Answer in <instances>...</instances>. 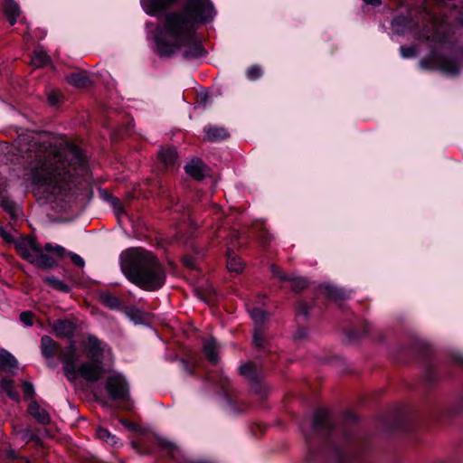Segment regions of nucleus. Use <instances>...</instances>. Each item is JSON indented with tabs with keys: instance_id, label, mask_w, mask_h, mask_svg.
I'll return each instance as SVG.
<instances>
[{
	"instance_id": "1",
	"label": "nucleus",
	"mask_w": 463,
	"mask_h": 463,
	"mask_svg": "<svg viewBox=\"0 0 463 463\" xmlns=\"http://www.w3.org/2000/svg\"><path fill=\"white\" fill-rule=\"evenodd\" d=\"M13 171L55 198L74 194L89 174L86 156L73 144L48 132L26 131L7 151Z\"/></svg>"
},
{
	"instance_id": "2",
	"label": "nucleus",
	"mask_w": 463,
	"mask_h": 463,
	"mask_svg": "<svg viewBox=\"0 0 463 463\" xmlns=\"http://www.w3.org/2000/svg\"><path fill=\"white\" fill-rule=\"evenodd\" d=\"M216 15L210 0H188L183 12L165 14V24L152 35L155 51L160 57H170L180 52L186 61H194L206 54L201 36L195 32L197 24L212 22Z\"/></svg>"
},
{
	"instance_id": "3",
	"label": "nucleus",
	"mask_w": 463,
	"mask_h": 463,
	"mask_svg": "<svg viewBox=\"0 0 463 463\" xmlns=\"http://www.w3.org/2000/svg\"><path fill=\"white\" fill-rule=\"evenodd\" d=\"M358 419L347 413L342 428H336L331 414L317 409L310 424L303 421L299 428L305 437L308 463L329 458L335 463H348L349 458L358 449V437L354 429Z\"/></svg>"
},
{
	"instance_id": "4",
	"label": "nucleus",
	"mask_w": 463,
	"mask_h": 463,
	"mask_svg": "<svg viewBox=\"0 0 463 463\" xmlns=\"http://www.w3.org/2000/svg\"><path fill=\"white\" fill-rule=\"evenodd\" d=\"M105 345L95 335H90L85 343L89 360L80 361L73 342L60 351V360L65 377L71 383L82 378L88 383L98 382L104 371L103 352Z\"/></svg>"
},
{
	"instance_id": "5",
	"label": "nucleus",
	"mask_w": 463,
	"mask_h": 463,
	"mask_svg": "<svg viewBox=\"0 0 463 463\" xmlns=\"http://www.w3.org/2000/svg\"><path fill=\"white\" fill-rule=\"evenodd\" d=\"M120 269L133 284L145 290H157L165 282V272L157 259L142 248H130L121 252Z\"/></svg>"
},
{
	"instance_id": "6",
	"label": "nucleus",
	"mask_w": 463,
	"mask_h": 463,
	"mask_svg": "<svg viewBox=\"0 0 463 463\" xmlns=\"http://www.w3.org/2000/svg\"><path fill=\"white\" fill-rule=\"evenodd\" d=\"M420 67L423 70H439L447 76H457L460 71L456 61L438 54L435 50L430 52L428 58L420 60Z\"/></svg>"
},
{
	"instance_id": "7",
	"label": "nucleus",
	"mask_w": 463,
	"mask_h": 463,
	"mask_svg": "<svg viewBox=\"0 0 463 463\" xmlns=\"http://www.w3.org/2000/svg\"><path fill=\"white\" fill-rule=\"evenodd\" d=\"M106 390L112 400L125 402L129 398L128 383L119 373H113L108 377Z\"/></svg>"
},
{
	"instance_id": "8",
	"label": "nucleus",
	"mask_w": 463,
	"mask_h": 463,
	"mask_svg": "<svg viewBox=\"0 0 463 463\" xmlns=\"http://www.w3.org/2000/svg\"><path fill=\"white\" fill-rule=\"evenodd\" d=\"M240 372L241 374H242L250 381L253 392L261 396L265 395L266 392L262 384L264 374L261 368L258 367L252 363H248L241 365Z\"/></svg>"
},
{
	"instance_id": "9",
	"label": "nucleus",
	"mask_w": 463,
	"mask_h": 463,
	"mask_svg": "<svg viewBox=\"0 0 463 463\" xmlns=\"http://www.w3.org/2000/svg\"><path fill=\"white\" fill-rule=\"evenodd\" d=\"M14 245L20 256L28 262L40 248L36 241L30 236L17 238Z\"/></svg>"
},
{
	"instance_id": "10",
	"label": "nucleus",
	"mask_w": 463,
	"mask_h": 463,
	"mask_svg": "<svg viewBox=\"0 0 463 463\" xmlns=\"http://www.w3.org/2000/svg\"><path fill=\"white\" fill-rule=\"evenodd\" d=\"M27 412L41 425L46 426L52 422V417L47 409L35 400L28 404Z\"/></svg>"
},
{
	"instance_id": "11",
	"label": "nucleus",
	"mask_w": 463,
	"mask_h": 463,
	"mask_svg": "<svg viewBox=\"0 0 463 463\" xmlns=\"http://www.w3.org/2000/svg\"><path fill=\"white\" fill-rule=\"evenodd\" d=\"M176 0H140L143 10L151 16H156L168 8Z\"/></svg>"
},
{
	"instance_id": "12",
	"label": "nucleus",
	"mask_w": 463,
	"mask_h": 463,
	"mask_svg": "<svg viewBox=\"0 0 463 463\" xmlns=\"http://www.w3.org/2000/svg\"><path fill=\"white\" fill-rule=\"evenodd\" d=\"M416 26V23L409 16L399 15L392 23V30L395 34L403 35L411 32Z\"/></svg>"
},
{
	"instance_id": "13",
	"label": "nucleus",
	"mask_w": 463,
	"mask_h": 463,
	"mask_svg": "<svg viewBox=\"0 0 463 463\" xmlns=\"http://www.w3.org/2000/svg\"><path fill=\"white\" fill-rule=\"evenodd\" d=\"M4 184L5 178L0 176V206L3 207L13 219H16L20 215V208L14 202L5 197L4 194L5 188H2Z\"/></svg>"
},
{
	"instance_id": "14",
	"label": "nucleus",
	"mask_w": 463,
	"mask_h": 463,
	"mask_svg": "<svg viewBox=\"0 0 463 463\" xmlns=\"http://www.w3.org/2000/svg\"><path fill=\"white\" fill-rule=\"evenodd\" d=\"M185 173L196 180H202L205 176L206 165L199 158H193L184 166Z\"/></svg>"
},
{
	"instance_id": "15",
	"label": "nucleus",
	"mask_w": 463,
	"mask_h": 463,
	"mask_svg": "<svg viewBox=\"0 0 463 463\" xmlns=\"http://www.w3.org/2000/svg\"><path fill=\"white\" fill-rule=\"evenodd\" d=\"M52 329L57 336L71 337L75 331V325L67 319H58L53 322Z\"/></svg>"
},
{
	"instance_id": "16",
	"label": "nucleus",
	"mask_w": 463,
	"mask_h": 463,
	"mask_svg": "<svg viewBox=\"0 0 463 463\" xmlns=\"http://www.w3.org/2000/svg\"><path fill=\"white\" fill-rule=\"evenodd\" d=\"M29 262L41 269H50L57 266L56 260L52 256L43 253L41 247Z\"/></svg>"
},
{
	"instance_id": "17",
	"label": "nucleus",
	"mask_w": 463,
	"mask_h": 463,
	"mask_svg": "<svg viewBox=\"0 0 463 463\" xmlns=\"http://www.w3.org/2000/svg\"><path fill=\"white\" fill-rule=\"evenodd\" d=\"M58 350L57 343L49 335H43L41 338V352L44 358L53 359Z\"/></svg>"
},
{
	"instance_id": "18",
	"label": "nucleus",
	"mask_w": 463,
	"mask_h": 463,
	"mask_svg": "<svg viewBox=\"0 0 463 463\" xmlns=\"http://www.w3.org/2000/svg\"><path fill=\"white\" fill-rule=\"evenodd\" d=\"M203 132L205 139L211 142L222 141L229 136L227 130L222 127H205Z\"/></svg>"
},
{
	"instance_id": "19",
	"label": "nucleus",
	"mask_w": 463,
	"mask_h": 463,
	"mask_svg": "<svg viewBox=\"0 0 463 463\" xmlns=\"http://www.w3.org/2000/svg\"><path fill=\"white\" fill-rule=\"evenodd\" d=\"M320 290L326 297L335 300L346 298L350 295L345 289L330 284L321 285Z\"/></svg>"
},
{
	"instance_id": "20",
	"label": "nucleus",
	"mask_w": 463,
	"mask_h": 463,
	"mask_svg": "<svg viewBox=\"0 0 463 463\" xmlns=\"http://www.w3.org/2000/svg\"><path fill=\"white\" fill-rule=\"evenodd\" d=\"M18 366L16 358L8 351L0 352V371L14 372Z\"/></svg>"
},
{
	"instance_id": "21",
	"label": "nucleus",
	"mask_w": 463,
	"mask_h": 463,
	"mask_svg": "<svg viewBox=\"0 0 463 463\" xmlns=\"http://www.w3.org/2000/svg\"><path fill=\"white\" fill-rule=\"evenodd\" d=\"M4 11L11 25H14L20 14V6L14 0H5L4 3Z\"/></svg>"
},
{
	"instance_id": "22",
	"label": "nucleus",
	"mask_w": 463,
	"mask_h": 463,
	"mask_svg": "<svg viewBox=\"0 0 463 463\" xmlns=\"http://www.w3.org/2000/svg\"><path fill=\"white\" fill-rule=\"evenodd\" d=\"M159 158L165 166H175L177 161V151L175 147H162L159 151Z\"/></svg>"
},
{
	"instance_id": "23",
	"label": "nucleus",
	"mask_w": 463,
	"mask_h": 463,
	"mask_svg": "<svg viewBox=\"0 0 463 463\" xmlns=\"http://www.w3.org/2000/svg\"><path fill=\"white\" fill-rule=\"evenodd\" d=\"M66 80L71 85L77 88L87 87L91 82L90 78L83 71L71 73L66 77Z\"/></svg>"
},
{
	"instance_id": "24",
	"label": "nucleus",
	"mask_w": 463,
	"mask_h": 463,
	"mask_svg": "<svg viewBox=\"0 0 463 463\" xmlns=\"http://www.w3.org/2000/svg\"><path fill=\"white\" fill-rule=\"evenodd\" d=\"M99 298L101 303L111 310H121L123 308L119 298L109 292H100Z\"/></svg>"
},
{
	"instance_id": "25",
	"label": "nucleus",
	"mask_w": 463,
	"mask_h": 463,
	"mask_svg": "<svg viewBox=\"0 0 463 463\" xmlns=\"http://www.w3.org/2000/svg\"><path fill=\"white\" fill-rule=\"evenodd\" d=\"M203 353L211 362H218V345L215 338L211 337L204 341Z\"/></svg>"
},
{
	"instance_id": "26",
	"label": "nucleus",
	"mask_w": 463,
	"mask_h": 463,
	"mask_svg": "<svg viewBox=\"0 0 463 463\" xmlns=\"http://www.w3.org/2000/svg\"><path fill=\"white\" fill-rule=\"evenodd\" d=\"M0 389L5 392L7 396L15 402H19V394L15 390L14 382L11 379L5 378L0 383Z\"/></svg>"
},
{
	"instance_id": "27",
	"label": "nucleus",
	"mask_w": 463,
	"mask_h": 463,
	"mask_svg": "<svg viewBox=\"0 0 463 463\" xmlns=\"http://www.w3.org/2000/svg\"><path fill=\"white\" fill-rule=\"evenodd\" d=\"M227 269L230 272L240 273L243 270L244 264L241 258L229 251L227 256Z\"/></svg>"
},
{
	"instance_id": "28",
	"label": "nucleus",
	"mask_w": 463,
	"mask_h": 463,
	"mask_svg": "<svg viewBox=\"0 0 463 463\" xmlns=\"http://www.w3.org/2000/svg\"><path fill=\"white\" fill-rule=\"evenodd\" d=\"M126 317L135 324H142L145 320L144 312L134 307H123Z\"/></svg>"
},
{
	"instance_id": "29",
	"label": "nucleus",
	"mask_w": 463,
	"mask_h": 463,
	"mask_svg": "<svg viewBox=\"0 0 463 463\" xmlns=\"http://www.w3.org/2000/svg\"><path fill=\"white\" fill-rule=\"evenodd\" d=\"M420 38H425L427 42H430L432 49L436 47L443 48L446 43L445 36L440 35L436 30L431 33V35L421 34Z\"/></svg>"
},
{
	"instance_id": "30",
	"label": "nucleus",
	"mask_w": 463,
	"mask_h": 463,
	"mask_svg": "<svg viewBox=\"0 0 463 463\" xmlns=\"http://www.w3.org/2000/svg\"><path fill=\"white\" fill-rule=\"evenodd\" d=\"M44 281L50 287H52V288H54L58 291L64 292V293H68L71 291V287L68 284H66L64 281H62L61 279H60L56 277H53V276L46 277Z\"/></svg>"
},
{
	"instance_id": "31",
	"label": "nucleus",
	"mask_w": 463,
	"mask_h": 463,
	"mask_svg": "<svg viewBox=\"0 0 463 463\" xmlns=\"http://www.w3.org/2000/svg\"><path fill=\"white\" fill-rule=\"evenodd\" d=\"M14 431L23 441L29 442L39 439L38 436L33 432L30 426H26L25 428L14 427Z\"/></svg>"
},
{
	"instance_id": "32",
	"label": "nucleus",
	"mask_w": 463,
	"mask_h": 463,
	"mask_svg": "<svg viewBox=\"0 0 463 463\" xmlns=\"http://www.w3.org/2000/svg\"><path fill=\"white\" fill-rule=\"evenodd\" d=\"M97 436L100 440L110 446H116L118 443V439L105 428H99L97 430Z\"/></svg>"
},
{
	"instance_id": "33",
	"label": "nucleus",
	"mask_w": 463,
	"mask_h": 463,
	"mask_svg": "<svg viewBox=\"0 0 463 463\" xmlns=\"http://www.w3.org/2000/svg\"><path fill=\"white\" fill-rule=\"evenodd\" d=\"M49 56L43 50H36L32 57V64L35 67L44 66L49 62Z\"/></svg>"
},
{
	"instance_id": "34",
	"label": "nucleus",
	"mask_w": 463,
	"mask_h": 463,
	"mask_svg": "<svg viewBox=\"0 0 463 463\" xmlns=\"http://www.w3.org/2000/svg\"><path fill=\"white\" fill-rule=\"evenodd\" d=\"M292 285V290L295 292H300L308 286L309 281L304 277H291L289 280Z\"/></svg>"
},
{
	"instance_id": "35",
	"label": "nucleus",
	"mask_w": 463,
	"mask_h": 463,
	"mask_svg": "<svg viewBox=\"0 0 463 463\" xmlns=\"http://www.w3.org/2000/svg\"><path fill=\"white\" fill-rule=\"evenodd\" d=\"M250 316L255 323L261 324L266 320L268 313L260 307H253L250 310Z\"/></svg>"
},
{
	"instance_id": "36",
	"label": "nucleus",
	"mask_w": 463,
	"mask_h": 463,
	"mask_svg": "<svg viewBox=\"0 0 463 463\" xmlns=\"http://www.w3.org/2000/svg\"><path fill=\"white\" fill-rule=\"evenodd\" d=\"M44 250L48 252L55 253L58 257H63L65 254H68V251L64 247L58 244L54 245L51 242L44 245Z\"/></svg>"
},
{
	"instance_id": "37",
	"label": "nucleus",
	"mask_w": 463,
	"mask_h": 463,
	"mask_svg": "<svg viewBox=\"0 0 463 463\" xmlns=\"http://www.w3.org/2000/svg\"><path fill=\"white\" fill-rule=\"evenodd\" d=\"M262 76V70L258 65H252L246 71V77L250 80H256Z\"/></svg>"
},
{
	"instance_id": "38",
	"label": "nucleus",
	"mask_w": 463,
	"mask_h": 463,
	"mask_svg": "<svg viewBox=\"0 0 463 463\" xmlns=\"http://www.w3.org/2000/svg\"><path fill=\"white\" fill-rule=\"evenodd\" d=\"M253 342L254 345L260 348H265L267 346V340L260 328H255L254 330Z\"/></svg>"
},
{
	"instance_id": "39",
	"label": "nucleus",
	"mask_w": 463,
	"mask_h": 463,
	"mask_svg": "<svg viewBox=\"0 0 463 463\" xmlns=\"http://www.w3.org/2000/svg\"><path fill=\"white\" fill-rule=\"evenodd\" d=\"M109 202L111 207L113 208L115 214L118 217H119L120 215L124 214L125 211H124V208H123V204H122L121 201L118 198L111 196L109 199Z\"/></svg>"
},
{
	"instance_id": "40",
	"label": "nucleus",
	"mask_w": 463,
	"mask_h": 463,
	"mask_svg": "<svg viewBox=\"0 0 463 463\" xmlns=\"http://www.w3.org/2000/svg\"><path fill=\"white\" fill-rule=\"evenodd\" d=\"M6 458L11 460L12 463H31L29 459L19 456L14 449L7 450Z\"/></svg>"
},
{
	"instance_id": "41",
	"label": "nucleus",
	"mask_w": 463,
	"mask_h": 463,
	"mask_svg": "<svg viewBox=\"0 0 463 463\" xmlns=\"http://www.w3.org/2000/svg\"><path fill=\"white\" fill-rule=\"evenodd\" d=\"M270 272L273 277L278 278L280 281H288L291 279L290 276L284 274L275 264L270 265Z\"/></svg>"
},
{
	"instance_id": "42",
	"label": "nucleus",
	"mask_w": 463,
	"mask_h": 463,
	"mask_svg": "<svg viewBox=\"0 0 463 463\" xmlns=\"http://www.w3.org/2000/svg\"><path fill=\"white\" fill-rule=\"evenodd\" d=\"M417 50L414 46H401L400 53L404 59L411 58L416 55Z\"/></svg>"
},
{
	"instance_id": "43",
	"label": "nucleus",
	"mask_w": 463,
	"mask_h": 463,
	"mask_svg": "<svg viewBox=\"0 0 463 463\" xmlns=\"http://www.w3.org/2000/svg\"><path fill=\"white\" fill-rule=\"evenodd\" d=\"M297 315L307 319L309 315V307L305 302H299L297 307Z\"/></svg>"
},
{
	"instance_id": "44",
	"label": "nucleus",
	"mask_w": 463,
	"mask_h": 463,
	"mask_svg": "<svg viewBox=\"0 0 463 463\" xmlns=\"http://www.w3.org/2000/svg\"><path fill=\"white\" fill-rule=\"evenodd\" d=\"M61 97V95L59 91L52 90L48 93L47 99L50 105L56 106L59 104Z\"/></svg>"
},
{
	"instance_id": "45",
	"label": "nucleus",
	"mask_w": 463,
	"mask_h": 463,
	"mask_svg": "<svg viewBox=\"0 0 463 463\" xmlns=\"http://www.w3.org/2000/svg\"><path fill=\"white\" fill-rule=\"evenodd\" d=\"M23 391H24V399L32 398V397H33V395L35 393L34 387H33V383H28V382H24L23 383Z\"/></svg>"
},
{
	"instance_id": "46",
	"label": "nucleus",
	"mask_w": 463,
	"mask_h": 463,
	"mask_svg": "<svg viewBox=\"0 0 463 463\" xmlns=\"http://www.w3.org/2000/svg\"><path fill=\"white\" fill-rule=\"evenodd\" d=\"M20 320L27 326H33V314L30 311H24L20 314Z\"/></svg>"
},
{
	"instance_id": "47",
	"label": "nucleus",
	"mask_w": 463,
	"mask_h": 463,
	"mask_svg": "<svg viewBox=\"0 0 463 463\" xmlns=\"http://www.w3.org/2000/svg\"><path fill=\"white\" fill-rule=\"evenodd\" d=\"M68 255L71 257L72 262L76 266L80 267V268L84 267L85 261H84V260L79 254L74 253L72 251H69Z\"/></svg>"
},
{
	"instance_id": "48",
	"label": "nucleus",
	"mask_w": 463,
	"mask_h": 463,
	"mask_svg": "<svg viewBox=\"0 0 463 463\" xmlns=\"http://www.w3.org/2000/svg\"><path fill=\"white\" fill-rule=\"evenodd\" d=\"M0 236L6 241V242H14L16 239L13 237L11 233L6 232L4 227H0Z\"/></svg>"
},
{
	"instance_id": "49",
	"label": "nucleus",
	"mask_w": 463,
	"mask_h": 463,
	"mask_svg": "<svg viewBox=\"0 0 463 463\" xmlns=\"http://www.w3.org/2000/svg\"><path fill=\"white\" fill-rule=\"evenodd\" d=\"M308 335V330L307 328L301 327L298 328L294 335L295 339H305Z\"/></svg>"
},
{
	"instance_id": "50",
	"label": "nucleus",
	"mask_w": 463,
	"mask_h": 463,
	"mask_svg": "<svg viewBox=\"0 0 463 463\" xmlns=\"http://www.w3.org/2000/svg\"><path fill=\"white\" fill-rule=\"evenodd\" d=\"M120 422L122 425H124L126 428H128V430H130L132 431H135L137 430V425L135 423H132V422H129V421L124 420H121Z\"/></svg>"
},
{
	"instance_id": "51",
	"label": "nucleus",
	"mask_w": 463,
	"mask_h": 463,
	"mask_svg": "<svg viewBox=\"0 0 463 463\" xmlns=\"http://www.w3.org/2000/svg\"><path fill=\"white\" fill-rule=\"evenodd\" d=\"M181 364H183L184 370L187 373V374L193 375L194 372L189 364L184 359L181 360Z\"/></svg>"
},
{
	"instance_id": "52",
	"label": "nucleus",
	"mask_w": 463,
	"mask_h": 463,
	"mask_svg": "<svg viewBox=\"0 0 463 463\" xmlns=\"http://www.w3.org/2000/svg\"><path fill=\"white\" fill-rule=\"evenodd\" d=\"M365 4L371 5L373 6H379L382 4L381 0H363Z\"/></svg>"
},
{
	"instance_id": "53",
	"label": "nucleus",
	"mask_w": 463,
	"mask_h": 463,
	"mask_svg": "<svg viewBox=\"0 0 463 463\" xmlns=\"http://www.w3.org/2000/svg\"><path fill=\"white\" fill-rule=\"evenodd\" d=\"M260 240L261 241V242H262L263 244L268 243L269 240H268V237H267L266 232H263V233L260 235Z\"/></svg>"
},
{
	"instance_id": "54",
	"label": "nucleus",
	"mask_w": 463,
	"mask_h": 463,
	"mask_svg": "<svg viewBox=\"0 0 463 463\" xmlns=\"http://www.w3.org/2000/svg\"><path fill=\"white\" fill-rule=\"evenodd\" d=\"M184 263L186 266H188V267H190V268H193V261H192V260H191V259L185 258V259L184 260Z\"/></svg>"
},
{
	"instance_id": "55",
	"label": "nucleus",
	"mask_w": 463,
	"mask_h": 463,
	"mask_svg": "<svg viewBox=\"0 0 463 463\" xmlns=\"http://www.w3.org/2000/svg\"><path fill=\"white\" fill-rule=\"evenodd\" d=\"M166 446L171 449L172 452H174V448L171 443H167Z\"/></svg>"
},
{
	"instance_id": "56",
	"label": "nucleus",
	"mask_w": 463,
	"mask_h": 463,
	"mask_svg": "<svg viewBox=\"0 0 463 463\" xmlns=\"http://www.w3.org/2000/svg\"><path fill=\"white\" fill-rule=\"evenodd\" d=\"M458 23L463 25V15L458 17Z\"/></svg>"
},
{
	"instance_id": "57",
	"label": "nucleus",
	"mask_w": 463,
	"mask_h": 463,
	"mask_svg": "<svg viewBox=\"0 0 463 463\" xmlns=\"http://www.w3.org/2000/svg\"><path fill=\"white\" fill-rule=\"evenodd\" d=\"M354 332H349L348 333V337L349 338H353L354 337Z\"/></svg>"
}]
</instances>
